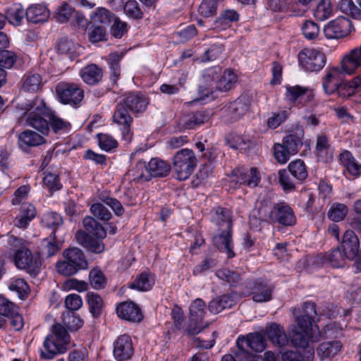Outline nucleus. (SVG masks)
I'll list each match as a JSON object with an SVG mask.
<instances>
[{
  "mask_svg": "<svg viewBox=\"0 0 361 361\" xmlns=\"http://www.w3.org/2000/svg\"><path fill=\"white\" fill-rule=\"evenodd\" d=\"M8 243L11 248L15 252L14 261L16 267L26 270L31 276H37L41 270V262L37 258L33 259L26 241L11 236Z\"/></svg>",
  "mask_w": 361,
  "mask_h": 361,
  "instance_id": "nucleus-5",
  "label": "nucleus"
},
{
  "mask_svg": "<svg viewBox=\"0 0 361 361\" xmlns=\"http://www.w3.org/2000/svg\"><path fill=\"white\" fill-rule=\"evenodd\" d=\"M324 262H329L333 267L339 268L345 265L348 257L345 253L337 247L333 250L331 252L324 254Z\"/></svg>",
  "mask_w": 361,
  "mask_h": 361,
  "instance_id": "nucleus-41",
  "label": "nucleus"
},
{
  "mask_svg": "<svg viewBox=\"0 0 361 361\" xmlns=\"http://www.w3.org/2000/svg\"><path fill=\"white\" fill-rule=\"evenodd\" d=\"M83 226L88 232L87 234L91 236H94L96 238L104 239L106 235V231L104 228L93 217H85L83 219Z\"/></svg>",
  "mask_w": 361,
  "mask_h": 361,
  "instance_id": "nucleus-34",
  "label": "nucleus"
},
{
  "mask_svg": "<svg viewBox=\"0 0 361 361\" xmlns=\"http://www.w3.org/2000/svg\"><path fill=\"white\" fill-rule=\"evenodd\" d=\"M312 318L307 316H299L295 318L296 326L293 331L290 341L294 347L305 348L307 347L308 342H317L320 338H329L337 337L341 334V329L334 322L326 324L319 331L318 327L312 326Z\"/></svg>",
  "mask_w": 361,
  "mask_h": 361,
  "instance_id": "nucleus-3",
  "label": "nucleus"
},
{
  "mask_svg": "<svg viewBox=\"0 0 361 361\" xmlns=\"http://www.w3.org/2000/svg\"><path fill=\"white\" fill-rule=\"evenodd\" d=\"M17 59L16 54L11 51L0 50V66L4 68H11L13 66Z\"/></svg>",
  "mask_w": 361,
  "mask_h": 361,
  "instance_id": "nucleus-62",
  "label": "nucleus"
},
{
  "mask_svg": "<svg viewBox=\"0 0 361 361\" xmlns=\"http://www.w3.org/2000/svg\"><path fill=\"white\" fill-rule=\"evenodd\" d=\"M332 6L330 0H321L318 4L314 13V17L319 20H325L331 16Z\"/></svg>",
  "mask_w": 361,
  "mask_h": 361,
  "instance_id": "nucleus-48",
  "label": "nucleus"
},
{
  "mask_svg": "<svg viewBox=\"0 0 361 361\" xmlns=\"http://www.w3.org/2000/svg\"><path fill=\"white\" fill-rule=\"evenodd\" d=\"M134 353L130 336L123 334L117 338L114 344V356L117 361H125L131 358Z\"/></svg>",
  "mask_w": 361,
  "mask_h": 361,
  "instance_id": "nucleus-15",
  "label": "nucleus"
},
{
  "mask_svg": "<svg viewBox=\"0 0 361 361\" xmlns=\"http://www.w3.org/2000/svg\"><path fill=\"white\" fill-rule=\"evenodd\" d=\"M342 348V344L338 341L324 342L317 349L318 356L321 360L335 356Z\"/></svg>",
  "mask_w": 361,
  "mask_h": 361,
  "instance_id": "nucleus-35",
  "label": "nucleus"
},
{
  "mask_svg": "<svg viewBox=\"0 0 361 361\" xmlns=\"http://www.w3.org/2000/svg\"><path fill=\"white\" fill-rule=\"evenodd\" d=\"M89 280L90 286L96 290L104 288L106 283L103 272L98 269H93L90 271Z\"/></svg>",
  "mask_w": 361,
  "mask_h": 361,
  "instance_id": "nucleus-50",
  "label": "nucleus"
},
{
  "mask_svg": "<svg viewBox=\"0 0 361 361\" xmlns=\"http://www.w3.org/2000/svg\"><path fill=\"white\" fill-rule=\"evenodd\" d=\"M42 222L45 226L51 228L55 231L56 228L62 225L63 219L59 214L50 212L43 216Z\"/></svg>",
  "mask_w": 361,
  "mask_h": 361,
  "instance_id": "nucleus-56",
  "label": "nucleus"
},
{
  "mask_svg": "<svg viewBox=\"0 0 361 361\" xmlns=\"http://www.w3.org/2000/svg\"><path fill=\"white\" fill-rule=\"evenodd\" d=\"M300 66L307 72H319L325 66L326 55L321 51L306 48L298 55Z\"/></svg>",
  "mask_w": 361,
  "mask_h": 361,
  "instance_id": "nucleus-7",
  "label": "nucleus"
},
{
  "mask_svg": "<svg viewBox=\"0 0 361 361\" xmlns=\"http://www.w3.org/2000/svg\"><path fill=\"white\" fill-rule=\"evenodd\" d=\"M134 176V180L148 181L150 176L148 170V164L146 161L140 160L137 162L134 169L131 171Z\"/></svg>",
  "mask_w": 361,
  "mask_h": 361,
  "instance_id": "nucleus-52",
  "label": "nucleus"
},
{
  "mask_svg": "<svg viewBox=\"0 0 361 361\" xmlns=\"http://www.w3.org/2000/svg\"><path fill=\"white\" fill-rule=\"evenodd\" d=\"M274 154L275 159L280 164L286 163L290 156L293 155L291 152H288L286 147L283 144H275L274 147Z\"/></svg>",
  "mask_w": 361,
  "mask_h": 361,
  "instance_id": "nucleus-63",
  "label": "nucleus"
},
{
  "mask_svg": "<svg viewBox=\"0 0 361 361\" xmlns=\"http://www.w3.org/2000/svg\"><path fill=\"white\" fill-rule=\"evenodd\" d=\"M49 16L48 9L43 5L34 4L27 8L25 17L28 22L38 23L46 21Z\"/></svg>",
  "mask_w": 361,
  "mask_h": 361,
  "instance_id": "nucleus-30",
  "label": "nucleus"
},
{
  "mask_svg": "<svg viewBox=\"0 0 361 361\" xmlns=\"http://www.w3.org/2000/svg\"><path fill=\"white\" fill-rule=\"evenodd\" d=\"M82 81L89 85H97L103 78V71L94 63L89 64L80 71Z\"/></svg>",
  "mask_w": 361,
  "mask_h": 361,
  "instance_id": "nucleus-24",
  "label": "nucleus"
},
{
  "mask_svg": "<svg viewBox=\"0 0 361 361\" xmlns=\"http://www.w3.org/2000/svg\"><path fill=\"white\" fill-rule=\"evenodd\" d=\"M302 34L307 39H315L319 33V27L312 20H306L302 26Z\"/></svg>",
  "mask_w": 361,
  "mask_h": 361,
  "instance_id": "nucleus-61",
  "label": "nucleus"
},
{
  "mask_svg": "<svg viewBox=\"0 0 361 361\" xmlns=\"http://www.w3.org/2000/svg\"><path fill=\"white\" fill-rule=\"evenodd\" d=\"M8 288L11 290L16 292L21 300H25L28 296L29 286L23 279H13L9 283Z\"/></svg>",
  "mask_w": 361,
  "mask_h": 361,
  "instance_id": "nucleus-46",
  "label": "nucleus"
},
{
  "mask_svg": "<svg viewBox=\"0 0 361 361\" xmlns=\"http://www.w3.org/2000/svg\"><path fill=\"white\" fill-rule=\"evenodd\" d=\"M249 106L250 100L246 96L240 97L229 103L223 109L226 121L231 123L236 121L247 112Z\"/></svg>",
  "mask_w": 361,
  "mask_h": 361,
  "instance_id": "nucleus-13",
  "label": "nucleus"
},
{
  "mask_svg": "<svg viewBox=\"0 0 361 361\" xmlns=\"http://www.w3.org/2000/svg\"><path fill=\"white\" fill-rule=\"evenodd\" d=\"M348 213V208L343 204H334L329 212V218L336 222L343 220Z\"/></svg>",
  "mask_w": 361,
  "mask_h": 361,
  "instance_id": "nucleus-59",
  "label": "nucleus"
},
{
  "mask_svg": "<svg viewBox=\"0 0 361 361\" xmlns=\"http://www.w3.org/2000/svg\"><path fill=\"white\" fill-rule=\"evenodd\" d=\"M287 170L298 183H302L308 176L306 165L301 159H296L290 162Z\"/></svg>",
  "mask_w": 361,
  "mask_h": 361,
  "instance_id": "nucleus-33",
  "label": "nucleus"
},
{
  "mask_svg": "<svg viewBox=\"0 0 361 361\" xmlns=\"http://www.w3.org/2000/svg\"><path fill=\"white\" fill-rule=\"evenodd\" d=\"M304 131L302 129H297L295 132L286 135L282 141L283 145L293 155L297 154L302 146Z\"/></svg>",
  "mask_w": 361,
  "mask_h": 361,
  "instance_id": "nucleus-28",
  "label": "nucleus"
},
{
  "mask_svg": "<svg viewBox=\"0 0 361 361\" xmlns=\"http://www.w3.org/2000/svg\"><path fill=\"white\" fill-rule=\"evenodd\" d=\"M106 27L104 25H97L90 24L88 30L87 36L88 39L92 43H97L99 42L106 40Z\"/></svg>",
  "mask_w": 361,
  "mask_h": 361,
  "instance_id": "nucleus-44",
  "label": "nucleus"
},
{
  "mask_svg": "<svg viewBox=\"0 0 361 361\" xmlns=\"http://www.w3.org/2000/svg\"><path fill=\"white\" fill-rule=\"evenodd\" d=\"M74 9L67 4H63L56 11L54 18L57 22L63 23L71 20Z\"/></svg>",
  "mask_w": 361,
  "mask_h": 361,
  "instance_id": "nucleus-60",
  "label": "nucleus"
},
{
  "mask_svg": "<svg viewBox=\"0 0 361 361\" xmlns=\"http://www.w3.org/2000/svg\"><path fill=\"white\" fill-rule=\"evenodd\" d=\"M154 284V276L149 272H142L130 285V288L140 291H147L152 288Z\"/></svg>",
  "mask_w": 361,
  "mask_h": 361,
  "instance_id": "nucleus-37",
  "label": "nucleus"
},
{
  "mask_svg": "<svg viewBox=\"0 0 361 361\" xmlns=\"http://www.w3.org/2000/svg\"><path fill=\"white\" fill-rule=\"evenodd\" d=\"M66 327L61 324H56L51 327V332L45 338L42 348L39 349L40 357L51 360L56 355L64 353L70 342V331H78L83 325V320L75 313L71 312L63 320Z\"/></svg>",
  "mask_w": 361,
  "mask_h": 361,
  "instance_id": "nucleus-2",
  "label": "nucleus"
},
{
  "mask_svg": "<svg viewBox=\"0 0 361 361\" xmlns=\"http://www.w3.org/2000/svg\"><path fill=\"white\" fill-rule=\"evenodd\" d=\"M216 275L219 279L226 281L231 286L237 285L240 281V276L239 274L227 269L218 270L216 273Z\"/></svg>",
  "mask_w": 361,
  "mask_h": 361,
  "instance_id": "nucleus-55",
  "label": "nucleus"
},
{
  "mask_svg": "<svg viewBox=\"0 0 361 361\" xmlns=\"http://www.w3.org/2000/svg\"><path fill=\"white\" fill-rule=\"evenodd\" d=\"M237 82V75L233 71L227 70L221 74L219 79L216 82V88L221 92H226L232 89Z\"/></svg>",
  "mask_w": 361,
  "mask_h": 361,
  "instance_id": "nucleus-38",
  "label": "nucleus"
},
{
  "mask_svg": "<svg viewBox=\"0 0 361 361\" xmlns=\"http://www.w3.org/2000/svg\"><path fill=\"white\" fill-rule=\"evenodd\" d=\"M115 15L104 7H99L90 16V24L108 27L114 20Z\"/></svg>",
  "mask_w": 361,
  "mask_h": 361,
  "instance_id": "nucleus-27",
  "label": "nucleus"
},
{
  "mask_svg": "<svg viewBox=\"0 0 361 361\" xmlns=\"http://www.w3.org/2000/svg\"><path fill=\"white\" fill-rule=\"evenodd\" d=\"M211 220L218 227V230L232 228L231 214L230 210L226 208L217 207L212 209Z\"/></svg>",
  "mask_w": 361,
  "mask_h": 361,
  "instance_id": "nucleus-22",
  "label": "nucleus"
},
{
  "mask_svg": "<svg viewBox=\"0 0 361 361\" xmlns=\"http://www.w3.org/2000/svg\"><path fill=\"white\" fill-rule=\"evenodd\" d=\"M92 215L103 221H107L111 218V213L102 203H94L90 207Z\"/></svg>",
  "mask_w": 361,
  "mask_h": 361,
  "instance_id": "nucleus-58",
  "label": "nucleus"
},
{
  "mask_svg": "<svg viewBox=\"0 0 361 361\" xmlns=\"http://www.w3.org/2000/svg\"><path fill=\"white\" fill-rule=\"evenodd\" d=\"M65 259L68 260L78 269H85L87 268V262L83 252L78 247H70L63 252Z\"/></svg>",
  "mask_w": 361,
  "mask_h": 361,
  "instance_id": "nucleus-29",
  "label": "nucleus"
},
{
  "mask_svg": "<svg viewBox=\"0 0 361 361\" xmlns=\"http://www.w3.org/2000/svg\"><path fill=\"white\" fill-rule=\"evenodd\" d=\"M44 85L40 74L30 73L23 76L22 79V90L27 92H37Z\"/></svg>",
  "mask_w": 361,
  "mask_h": 361,
  "instance_id": "nucleus-31",
  "label": "nucleus"
},
{
  "mask_svg": "<svg viewBox=\"0 0 361 361\" xmlns=\"http://www.w3.org/2000/svg\"><path fill=\"white\" fill-rule=\"evenodd\" d=\"M123 11L128 16L133 19L138 20L143 18V12L136 0H128L123 6Z\"/></svg>",
  "mask_w": 361,
  "mask_h": 361,
  "instance_id": "nucleus-54",
  "label": "nucleus"
},
{
  "mask_svg": "<svg viewBox=\"0 0 361 361\" xmlns=\"http://www.w3.org/2000/svg\"><path fill=\"white\" fill-rule=\"evenodd\" d=\"M212 241L218 250L226 253L228 258H233L235 256L233 250L232 228L218 230V233L212 237Z\"/></svg>",
  "mask_w": 361,
  "mask_h": 361,
  "instance_id": "nucleus-17",
  "label": "nucleus"
},
{
  "mask_svg": "<svg viewBox=\"0 0 361 361\" xmlns=\"http://www.w3.org/2000/svg\"><path fill=\"white\" fill-rule=\"evenodd\" d=\"M118 316L124 320L131 322H140L143 315L140 308L133 302H123L116 307Z\"/></svg>",
  "mask_w": 361,
  "mask_h": 361,
  "instance_id": "nucleus-18",
  "label": "nucleus"
},
{
  "mask_svg": "<svg viewBox=\"0 0 361 361\" xmlns=\"http://www.w3.org/2000/svg\"><path fill=\"white\" fill-rule=\"evenodd\" d=\"M236 345L243 352L247 351L248 349L255 352H262L266 348V341L262 334L255 332L239 336Z\"/></svg>",
  "mask_w": 361,
  "mask_h": 361,
  "instance_id": "nucleus-12",
  "label": "nucleus"
},
{
  "mask_svg": "<svg viewBox=\"0 0 361 361\" xmlns=\"http://www.w3.org/2000/svg\"><path fill=\"white\" fill-rule=\"evenodd\" d=\"M340 161L350 175L357 176L361 173V164L355 159L350 152L344 151L341 153Z\"/></svg>",
  "mask_w": 361,
  "mask_h": 361,
  "instance_id": "nucleus-36",
  "label": "nucleus"
},
{
  "mask_svg": "<svg viewBox=\"0 0 361 361\" xmlns=\"http://www.w3.org/2000/svg\"><path fill=\"white\" fill-rule=\"evenodd\" d=\"M259 219L283 226H292L296 223L293 209L285 202L275 204L270 207L266 201H262L258 208Z\"/></svg>",
  "mask_w": 361,
  "mask_h": 361,
  "instance_id": "nucleus-4",
  "label": "nucleus"
},
{
  "mask_svg": "<svg viewBox=\"0 0 361 361\" xmlns=\"http://www.w3.org/2000/svg\"><path fill=\"white\" fill-rule=\"evenodd\" d=\"M56 231H52L49 238H45L42 243V255L46 258L55 255L61 249V245L56 240Z\"/></svg>",
  "mask_w": 361,
  "mask_h": 361,
  "instance_id": "nucleus-39",
  "label": "nucleus"
},
{
  "mask_svg": "<svg viewBox=\"0 0 361 361\" xmlns=\"http://www.w3.org/2000/svg\"><path fill=\"white\" fill-rule=\"evenodd\" d=\"M222 73L219 66L211 67L204 70L202 74V84L200 85L199 92L204 97H208L216 88V82Z\"/></svg>",
  "mask_w": 361,
  "mask_h": 361,
  "instance_id": "nucleus-16",
  "label": "nucleus"
},
{
  "mask_svg": "<svg viewBox=\"0 0 361 361\" xmlns=\"http://www.w3.org/2000/svg\"><path fill=\"white\" fill-rule=\"evenodd\" d=\"M265 334L271 343L279 347L285 346L288 343L284 329L276 323H272L267 327Z\"/></svg>",
  "mask_w": 361,
  "mask_h": 361,
  "instance_id": "nucleus-26",
  "label": "nucleus"
},
{
  "mask_svg": "<svg viewBox=\"0 0 361 361\" xmlns=\"http://www.w3.org/2000/svg\"><path fill=\"white\" fill-rule=\"evenodd\" d=\"M121 102L132 112L142 113L146 110L149 99L141 93L130 92Z\"/></svg>",
  "mask_w": 361,
  "mask_h": 361,
  "instance_id": "nucleus-20",
  "label": "nucleus"
},
{
  "mask_svg": "<svg viewBox=\"0 0 361 361\" xmlns=\"http://www.w3.org/2000/svg\"><path fill=\"white\" fill-rule=\"evenodd\" d=\"M56 92L59 100L64 104L77 105L84 98V90L80 85L73 82L58 83Z\"/></svg>",
  "mask_w": 361,
  "mask_h": 361,
  "instance_id": "nucleus-8",
  "label": "nucleus"
},
{
  "mask_svg": "<svg viewBox=\"0 0 361 361\" xmlns=\"http://www.w3.org/2000/svg\"><path fill=\"white\" fill-rule=\"evenodd\" d=\"M148 170L150 179L152 177H165L169 173L171 166L162 159L152 158L148 162Z\"/></svg>",
  "mask_w": 361,
  "mask_h": 361,
  "instance_id": "nucleus-32",
  "label": "nucleus"
},
{
  "mask_svg": "<svg viewBox=\"0 0 361 361\" xmlns=\"http://www.w3.org/2000/svg\"><path fill=\"white\" fill-rule=\"evenodd\" d=\"M209 119V114L204 111H197L188 116L185 121V126L188 128H194L197 126L204 123Z\"/></svg>",
  "mask_w": 361,
  "mask_h": 361,
  "instance_id": "nucleus-53",
  "label": "nucleus"
},
{
  "mask_svg": "<svg viewBox=\"0 0 361 361\" xmlns=\"http://www.w3.org/2000/svg\"><path fill=\"white\" fill-rule=\"evenodd\" d=\"M205 302L200 298L194 300L190 307V314L191 320H201L205 314Z\"/></svg>",
  "mask_w": 361,
  "mask_h": 361,
  "instance_id": "nucleus-51",
  "label": "nucleus"
},
{
  "mask_svg": "<svg viewBox=\"0 0 361 361\" xmlns=\"http://www.w3.org/2000/svg\"><path fill=\"white\" fill-rule=\"evenodd\" d=\"M128 109L121 102L117 104L113 115L114 122L120 126L123 137L126 141H130L132 137L130 126L133 123V117L128 112Z\"/></svg>",
  "mask_w": 361,
  "mask_h": 361,
  "instance_id": "nucleus-10",
  "label": "nucleus"
},
{
  "mask_svg": "<svg viewBox=\"0 0 361 361\" xmlns=\"http://www.w3.org/2000/svg\"><path fill=\"white\" fill-rule=\"evenodd\" d=\"M279 181L285 192L293 191L295 189L297 181L287 169L279 170Z\"/></svg>",
  "mask_w": 361,
  "mask_h": 361,
  "instance_id": "nucleus-45",
  "label": "nucleus"
},
{
  "mask_svg": "<svg viewBox=\"0 0 361 361\" xmlns=\"http://www.w3.org/2000/svg\"><path fill=\"white\" fill-rule=\"evenodd\" d=\"M338 8L344 13L351 16L353 18H361V11L355 5L353 0H341Z\"/></svg>",
  "mask_w": 361,
  "mask_h": 361,
  "instance_id": "nucleus-47",
  "label": "nucleus"
},
{
  "mask_svg": "<svg viewBox=\"0 0 361 361\" xmlns=\"http://www.w3.org/2000/svg\"><path fill=\"white\" fill-rule=\"evenodd\" d=\"M75 238L79 244L92 252L99 254L104 250V245L102 241V239L93 238L92 236L87 234L85 231H78L75 233Z\"/></svg>",
  "mask_w": 361,
  "mask_h": 361,
  "instance_id": "nucleus-23",
  "label": "nucleus"
},
{
  "mask_svg": "<svg viewBox=\"0 0 361 361\" xmlns=\"http://www.w3.org/2000/svg\"><path fill=\"white\" fill-rule=\"evenodd\" d=\"M260 180L259 173L256 168H250V169L244 167L238 168L232 171L231 176V183L235 185L239 183L244 184L250 188L256 187Z\"/></svg>",
  "mask_w": 361,
  "mask_h": 361,
  "instance_id": "nucleus-11",
  "label": "nucleus"
},
{
  "mask_svg": "<svg viewBox=\"0 0 361 361\" xmlns=\"http://www.w3.org/2000/svg\"><path fill=\"white\" fill-rule=\"evenodd\" d=\"M87 300L92 315L94 317H99L104 307V301L102 297L97 293L88 292Z\"/></svg>",
  "mask_w": 361,
  "mask_h": 361,
  "instance_id": "nucleus-42",
  "label": "nucleus"
},
{
  "mask_svg": "<svg viewBox=\"0 0 361 361\" xmlns=\"http://www.w3.org/2000/svg\"><path fill=\"white\" fill-rule=\"evenodd\" d=\"M217 6V0H203L199 6V13L204 17H212L216 13Z\"/></svg>",
  "mask_w": 361,
  "mask_h": 361,
  "instance_id": "nucleus-57",
  "label": "nucleus"
},
{
  "mask_svg": "<svg viewBox=\"0 0 361 361\" xmlns=\"http://www.w3.org/2000/svg\"><path fill=\"white\" fill-rule=\"evenodd\" d=\"M123 56V53L114 52L107 57V61L111 71V80L116 83L121 75L120 61Z\"/></svg>",
  "mask_w": 361,
  "mask_h": 361,
  "instance_id": "nucleus-43",
  "label": "nucleus"
},
{
  "mask_svg": "<svg viewBox=\"0 0 361 361\" xmlns=\"http://www.w3.org/2000/svg\"><path fill=\"white\" fill-rule=\"evenodd\" d=\"M330 148L331 145L329 144L328 137L323 134L318 135L315 147L317 156L326 161L328 158H330L332 156Z\"/></svg>",
  "mask_w": 361,
  "mask_h": 361,
  "instance_id": "nucleus-40",
  "label": "nucleus"
},
{
  "mask_svg": "<svg viewBox=\"0 0 361 361\" xmlns=\"http://www.w3.org/2000/svg\"><path fill=\"white\" fill-rule=\"evenodd\" d=\"M44 135L30 130H26L21 133L18 136V145L23 149H26L30 147H35L45 142Z\"/></svg>",
  "mask_w": 361,
  "mask_h": 361,
  "instance_id": "nucleus-25",
  "label": "nucleus"
},
{
  "mask_svg": "<svg viewBox=\"0 0 361 361\" xmlns=\"http://www.w3.org/2000/svg\"><path fill=\"white\" fill-rule=\"evenodd\" d=\"M56 268L60 274L66 276L73 275L79 270H81L80 269H78L77 267L72 264L67 259L58 262L56 265Z\"/></svg>",
  "mask_w": 361,
  "mask_h": 361,
  "instance_id": "nucleus-64",
  "label": "nucleus"
},
{
  "mask_svg": "<svg viewBox=\"0 0 361 361\" xmlns=\"http://www.w3.org/2000/svg\"><path fill=\"white\" fill-rule=\"evenodd\" d=\"M20 116L27 115V125L38 130L44 135L49 131V126L55 133L67 129L68 123L58 116L49 114L43 99L35 96L32 99L19 102L16 107Z\"/></svg>",
  "mask_w": 361,
  "mask_h": 361,
  "instance_id": "nucleus-1",
  "label": "nucleus"
},
{
  "mask_svg": "<svg viewBox=\"0 0 361 361\" xmlns=\"http://www.w3.org/2000/svg\"><path fill=\"white\" fill-rule=\"evenodd\" d=\"M352 29L351 20L345 17L339 16L324 26V34L328 39H340L348 35Z\"/></svg>",
  "mask_w": 361,
  "mask_h": 361,
  "instance_id": "nucleus-9",
  "label": "nucleus"
},
{
  "mask_svg": "<svg viewBox=\"0 0 361 361\" xmlns=\"http://www.w3.org/2000/svg\"><path fill=\"white\" fill-rule=\"evenodd\" d=\"M238 300V295L232 292L224 294L212 300L208 305L209 310L213 314H218L226 308H231Z\"/></svg>",
  "mask_w": 361,
  "mask_h": 361,
  "instance_id": "nucleus-19",
  "label": "nucleus"
},
{
  "mask_svg": "<svg viewBox=\"0 0 361 361\" xmlns=\"http://www.w3.org/2000/svg\"><path fill=\"white\" fill-rule=\"evenodd\" d=\"M308 89L299 85L286 87V97L288 101L295 103L299 99H302L307 94Z\"/></svg>",
  "mask_w": 361,
  "mask_h": 361,
  "instance_id": "nucleus-49",
  "label": "nucleus"
},
{
  "mask_svg": "<svg viewBox=\"0 0 361 361\" xmlns=\"http://www.w3.org/2000/svg\"><path fill=\"white\" fill-rule=\"evenodd\" d=\"M173 165L176 178L180 180H186L197 166V158L192 150L183 149L173 157Z\"/></svg>",
  "mask_w": 361,
  "mask_h": 361,
  "instance_id": "nucleus-6",
  "label": "nucleus"
},
{
  "mask_svg": "<svg viewBox=\"0 0 361 361\" xmlns=\"http://www.w3.org/2000/svg\"><path fill=\"white\" fill-rule=\"evenodd\" d=\"M247 286L252 289V291H247L244 294H252V299L257 302H264L269 301L271 299V294L274 290V286L267 281L257 280L247 283Z\"/></svg>",
  "mask_w": 361,
  "mask_h": 361,
  "instance_id": "nucleus-14",
  "label": "nucleus"
},
{
  "mask_svg": "<svg viewBox=\"0 0 361 361\" xmlns=\"http://www.w3.org/2000/svg\"><path fill=\"white\" fill-rule=\"evenodd\" d=\"M341 247L348 259H353L357 256L360 248V241L353 231L347 230L344 233Z\"/></svg>",
  "mask_w": 361,
  "mask_h": 361,
  "instance_id": "nucleus-21",
  "label": "nucleus"
}]
</instances>
